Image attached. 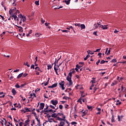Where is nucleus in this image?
<instances>
[{"label":"nucleus","instance_id":"1","mask_svg":"<svg viewBox=\"0 0 126 126\" xmlns=\"http://www.w3.org/2000/svg\"><path fill=\"white\" fill-rule=\"evenodd\" d=\"M66 80L69 82V86H71V85L73 84L72 81H71V77L67 76L66 77Z\"/></svg>","mask_w":126,"mask_h":126},{"label":"nucleus","instance_id":"2","mask_svg":"<svg viewBox=\"0 0 126 126\" xmlns=\"http://www.w3.org/2000/svg\"><path fill=\"white\" fill-rule=\"evenodd\" d=\"M59 85L62 89V90H64V89H65L64 88V81H62L61 83H59Z\"/></svg>","mask_w":126,"mask_h":126},{"label":"nucleus","instance_id":"3","mask_svg":"<svg viewBox=\"0 0 126 126\" xmlns=\"http://www.w3.org/2000/svg\"><path fill=\"white\" fill-rule=\"evenodd\" d=\"M58 103H59V101L57 99L51 100V103L53 104L55 106H57V105H58Z\"/></svg>","mask_w":126,"mask_h":126},{"label":"nucleus","instance_id":"4","mask_svg":"<svg viewBox=\"0 0 126 126\" xmlns=\"http://www.w3.org/2000/svg\"><path fill=\"white\" fill-rule=\"evenodd\" d=\"M75 72V70H74V69H71L70 72L68 74V76L70 77H72V73H74Z\"/></svg>","mask_w":126,"mask_h":126},{"label":"nucleus","instance_id":"5","mask_svg":"<svg viewBox=\"0 0 126 126\" xmlns=\"http://www.w3.org/2000/svg\"><path fill=\"white\" fill-rule=\"evenodd\" d=\"M20 18H21V19H22V21H23V22H25V21H26V17L25 16H23L22 15V14H20Z\"/></svg>","mask_w":126,"mask_h":126},{"label":"nucleus","instance_id":"6","mask_svg":"<svg viewBox=\"0 0 126 126\" xmlns=\"http://www.w3.org/2000/svg\"><path fill=\"white\" fill-rule=\"evenodd\" d=\"M111 115H112L111 122L112 123H114L115 118L114 117V112H113V109H111Z\"/></svg>","mask_w":126,"mask_h":126},{"label":"nucleus","instance_id":"7","mask_svg":"<svg viewBox=\"0 0 126 126\" xmlns=\"http://www.w3.org/2000/svg\"><path fill=\"white\" fill-rule=\"evenodd\" d=\"M15 10H16V7H15L14 8L12 9H10L9 11V13L10 15H11L12 14V13L14 12V11H15Z\"/></svg>","mask_w":126,"mask_h":126},{"label":"nucleus","instance_id":"8","mask_svg":"<svg viewBox=\"0 0 126 126\" xmlns=\"http://www.w3.org/2000/svg\"><path fill=\"white\" fill-rule=\"evenodd\" d=\"M108 25H101L99 26V28H101V29H103L104 30H106V29H108L107 27Z\"/></svg>","mask_w":126,"mask_h":126},{"label":"nucleus","instance_id":"9","mask_svg":"<svg viewBox=\"0 0 126 126\" xmlns=\"http://www.w3.org/2000/svg\"><path fill=\"white\" fill-rule=\"evenodd\" d=\"M44 107H45V103H41L40 104L39 110H43V109H44Z\"/></svg>","mask_w":126,"mask_h":126},{"label":"nucleus","instance_id":"10","mask_svg":"<svg viewBox=\"0 0 126 126\" xmlns=\"http://www.w3.org/2000/svg\"><path fill=\"white\" fill-rule=\"evenodd\" d=\"M54 64H55V65H54V70H55L56 74L57 75H59V73H58V70H59V69H58V68H57V67L56 66V62H54Z\"/></svg>","mask_w":126,"mask_h":126},{"label":"nucleus","instance_id":"11","mask_svg":"<svg viewBox=\"0 0 126 126\" xmlns=\"http://www.w3.org/2000/svg\"><path fill=\"white\" fill-rule=\"evenodd\" d=\"M87 110H84V109H82V111H80V113H83V114H84V115H82V117H83L84 116L86 115L87 114Z\"/></svg>","mask_w":126,"mask_h":126},{"label":"nucleus","instance_id":"12","mask_svg":"<svg viewBox=\"0 0 126 126\" xmlns=\"http://www.w3.org/2000/svg\"><path fill=\"white\" fill-rule=\"evenodd\" d=\"M48 122H49V123H52V122H53V121H51V120H52V121H53L54 123H58V121H55V120H54V118L48 119Z\"/></svg>","mask_w":126,"mask_h":126},{"label":"nucleus","instance_id":"13","mask_svg":"<svg viewBox=\"0 0 126 126\" xmlns=\"http://www.w3.org/2000/svg\"><path fill=\"white\" fill-rule=\"evenodd\" d=\"M12 93L13 94V95H16V91L15 90V89H13L11 91Z\"/></svg>","mask_w":126,"mask_h":126},{"label":"nucleus","instance_id":"14","mask_svg":"<svg viewBox=\"0 0 126 126\" xmlns=\"http://www.w3.org/2000/svg\"><path fill=\"white\" fill-rule=\"evenodd\" d=\"M80 26L81 28V30H82V29H85L86 28V27H85V25L84 24H81Z\"/></svg>","mask_w":126,"mask_h":126},{"label":"nucleus","instance_id":"15","mask_svg":"<svg viewBox=\"0 0 126 126\" xmlns=\"http://www.w3.org/2000/svg\"><path fill=\"white\" fill-rule=\"evenodd\" d=\"M65 124V123H64V122L61 121L59 124V126H64Z\"/></svg>","mask_w":126,"mask_h":126},{"label":"nucleus","instance_id":"16","mask_svg":"<svg viewBox=\"0 0 126 126\" xmlns=\"http://www.w3.org/2000/svg\"><path fill=\"white\" fill-rule=\"evenodd\" d=\"M52 118H57L58 117V115L56 113H53L51 115Z\"/></svg>","mask_w":126,"mask_h":126},{"label":"nucleus","instance_id":"17","mask_svg":"<svg viewBox=\"0 0 126 126\" xmlns=\"http://www.w3.org/2000/svg\"><path fill=\"white\" fill-rule=\"evenodd\" d=\"M118 82L117 81H114L111 84V86H114V85H116Z\"/></svg>","mask_w":126,"mask_h":126},{"label":"nucleus","instance_id":"18","mask_svg":"<svg viewBox=\"0 0 126 126\" xmlns=\"http://www.w3.org/2000/svg\"><path fill=\"white\" fill-rule=\"evenodd\" d=\"M56 118H57V121H60V122H63V119L62 118H61L60 117H57Z\"/></svg>","mask_w":126,"mask_h":126},{"label":"nucleus","instance_id":"19","mask_svg":"<svg viewBox=\"0 0 126 126\" xmlns=\"http://www.w3.org/2000/svg\"><path fill=\"white\" fill-rule=\"evenodd\" d=\"M22 75H23V73H21L20 74H19L17 76V79H19V78H20L21 77H22Z\"/></svg>","mask_w":126,"mask_h":126},{"label":"nucleus","instance_id":"20","mask_svg":"<svg viewBox=\"0 0 126 126\" xmlns=\"http://www.w3.org/2000/svg\"><path fill=\"white\" fill-rule=\"evenodd\" d=\"M12 17H13L14 20L17 19V16H16V14H15V15H13V14H12Z\"/></svg>","mask_w":126,"mask_h":126},{"label":"nucleus","instance_id":"21","mask_svg":"<svg viewBox=\"0 0 126 126\" xmlns=\"http://www.w3.org/2000/svg\"><path fill=\"white\" fill-rule=\"evenodd\" d=\"M65 2L66 4L68 5V4H69V3H70V0H65Z\"/></svg>","mask_w":126,"mask_h":126},{"label":"nucleus","instance_id":"22","mask_svg":"<svg viewBox=\"0 0 126 126\" xmlns=\"http://www.w3.org/2000/svg\"><path fill=\"white\" fill-rule=\"evenodd\" d=\"M24 109H25V110L26 111V112H31V110H30V108L29 109L27 107H25Z\"/></svg>","mask_w":126,"mask_h":126},{"label":"nucleus","instance_id":"23","mask_svg":"<svg viewBox=\"0 0 126 126\" xmlns=\"http://www.w3.org/2000/svg\"><path fill=\"white\" fill-rule=\"evenodd\" d=\"M59 31H62V32L63 33H64V32H65V33H68V32H69V31H68V30H59Z\"/></svg>","mask_w":126,"mask_h":126},{"label":"nucleus","instance_id":"24","mask_svg":"<svg viewBox=\"0 0 126 126\" xmlns=\"http://www.w3.org/2000/svg\"><path fill=\"white\" fill-rule=\"evenodd\" d=\"M34 69H35V70H37H37H38V71H40V72H42V70H41V69H40V68H39L38 66L34 68Z\"/></svg>","mask_w":126,"mask_h":126},{"label":"nucleus","instance_id":"25","mask_svg":"<svg viewBox=\"0 0 126 126\" xmlns=\"http://www.w3.org/2000/svg\"><path fill=\"white\" fill-rule=\"evenodd\" d=\"M87 53L89 55H94V53L92 52V51H91L90 50L88 51Z\"/></svg>","mask_w":126,"mask_h":126},{"label":"nucleus","instance_id":"26","mask_svg":"<svg viewBox=\"0 0 126 126\" xmlns=\"http://www.w3.org/2000/svg\"><path fill=\"white\" fill-rule=\"evenodd\" d=\"M41 35H42V34L39 33H36L35 34V37H40V36Z\"/></svg>","mask_w":126,"mask_h":126},{"label":"nucleus","instance_id":"27","mask_svg":"<svg viewBox=\"0 0 126 126\" xmlns=\"http://www.w3.org/2000/svg\"><path fill=\"white\" fill-rule=\"evenodd\" d=\"M76 67H77V68H78L79 69L81 68V67H82V65H79L78 64H76Z\"/></svg>","mask_w":126,"mask_h":126},{"label":"nucleus","instance_id":"28","mask_svg":"<svg viewBox=\"0 0 126 126\" xmlns=\"http://www.w3.org/2000/svg\"><path fill=\"white\" fill-rule=\"evenodd\" d=\"M90 58V55H88L86 56V57L84 58V61H87V59Z\"/></svg>","mask_w":126,"mask_h":126},{"label":"nucleus","instance_id":"29","mask_svg":"<svg viewBox=\"0 0 126 126\" xmlns=\"http://www.w3.org/2000/svg\"><path fill=\"white\" fill-rule=\"evenodd\" d=\"M58 86V83H55L52 85V88H55Z\"/></svg>","mask_w":126,"mask_h":126},{"label":"nucleus","instance_id":"30","mask_svg":"<svg viewBox=\"0 0 126 126\" xmlns=\"http://www.w3.org/2000/svg\"><path fill=\"white\" fill-rule=\"evenodd\" d=\"M52 69V65L49 64L47 65V69L49 70V69Z\"/></svg>","mask_w":126,"mask_h":126},{"label":"nucleus","instance_id":"31","mask_svg":"<svg viewBox=\"0 0 126 126\" xmlns=\"http://www.w3.org/2000/svg\"><path fill=\"white\" fill-rule=\"evenodd\" d=\"M30 122V120H29V117H28L27 120L25 121V124H29Z\"/></svg>","mask_w":126,"mask_h":126},{"label":"nucleus","instance_id":"32","mask_svg":"<svg viewBox=\"0 0 126 126\" xmlns=\"http://www.w3.org/2000/svg\"><path fill=\"white\" fill-rule=\"evenodd\" d=\"M77 102H78L79 103H80V104H81V105H82V101H81V97H80L78 100Z\"/></svg>","mask_w":126,"mask_h":126},{"label":"nucleus","instance_id":"33","mask_svg":"<svg viewBox=\"0 0 126 126\" xmlns=\"http://www.w3.org/2000/svg\"><path fill=\"white\" fill-rule=\"evenodd\" d=\"M19 10H16V11L13 14H13L14 15H15V14H16V15H17V13H19Z\"/></svg>","mask_w":126,"mask_h":126},{"label":"nucleus","instance_id":"34","mask_svg":"<svg viewBox=\"0 0 126 126\" xmlns=\"http://www.w3.org/2000/svg\"><path fill=\"white\" fill-rule=\"evenodd\" d=\"M30 96L31 97H32V96H34V97H35V98H36V94H35V93H32V94H30Z\"/></svg>","mask_w":126,"mask_h":126},{"label":"nucleus","instance_id":"35","mask_svg":"<svg viewBox=\"0 0 126 126\" xmlns=\"http://www.w3.org/2000/svg\"><path fill=\"white\" fill-rule=\"evenodd\" d=\"M111 50H112V48H110L109 50L108 51V53H107V55H109L110 54H111Z\"/></svg>","mask_w":126,"mask_h":126},{"label":"nucleus","instance_id":"36","mask_svg":"<svg viewBox=\"0 0 126 126\" xmlns=\"http://www.w3.org/2000/svg\"><path fill=\"white\" fill-rule=\"evenodd\" d=\"M87 108H88V110H91V111H92V109H93L92 106H89L88 105Z\"/></svg>","mask_w":126,"mask_h":126},{"label":"nucleus","instance_id":"37","mask_svg":"<svg viewBox=\"0 0 126 126\" xmlns=\"http://www.w3.org/2000/svg\"><path fill=\"white\" fill-rule=\"evenodd\" d=\"M27 75H28V73H25V74H24V73H23V75H22L23 77H26V76H27Z\"/></svg>","mask_w":126,"mask_h":126},{"label":"nucleus","instance_id":"38","mask_svg":"<svg viewBox=\"0 0 126 126\" xmlns=\"http://www.w3.org/2000/svg\"><path fill=\"white\" fill-rule=\"evenodd\" d=\"M63 105L60 104L59 105V109H60V110H63Z\"/></svg>","mask_w":126,"mask_h":126},{"label":"nucleus","instance_id":"39","mask_svg":"<svg viewBox=\"0 0 126 126\" xmlns=\"http://www.w3.org/2000/svg\"><path fill=\"white\" fill-rule=\"evenodd\" d=\"M17 1V0H13V4H15V5H16L17 4V3L16 2V1Z\"/></svg>","mask_w":126,"mask_h":126},{"label":"nucleus","instance_id":"40","mask_svg":"<svg viewBox=\"0 0 126 126\" xmlns=\"http://www.w3.org/2000/svg\"><path fill=\"white\" fill-rule=\"evenodd\" d=\"M71 125H72V126H73L74 125H77V123H76L75 122H71Z\"/></svg>","mask_w":126,"mask_h":126},{"label":"nucleus","instance_id":"41","mask_svg":"<svg viewBox=\"0 0 126 126\" xmlns=\"http://www.w3.org/2000/svg\"><path fill=\"white\" fill-rule=\"evenodd\" d=\"M84 71L85 70V67H83L82 68H81L80 69V71Z\"/></svg>","mask_w":126,"mask_h":126},{"label":"nucleus","instance_id":"42","mask_svg":"<svg viewBox=\"0 0 126 126\" xmlns=\"http://www.w3.org/2000/svg\"><path fill=\"white\" fill-rule=\"evenodd\" d=\"M15 87L16 88H20V86H19V85L18 84H16V85L15 86Z\"/></svg>","mask_w":126,"mask_h":126},{"label":"nucleus","instance_id":"43","mask_svg":"<svg viewBox=\"0 0 126 126\" xmlns=\"http://www.w3.org/2000/svg\"><path fill=\"white\" fill-rule=\"evenodd\" d=\"M111 63H117V60L116 59H113L111 61Z\"/></svg>","mask_w":126,"mask_h":126},{"label":"nucleus","instance_id":"44","mask_svg":"<svg viewBox=\"0 0 126 126\" xmlns=\"http://www.w3.org/2000/svg\"><path fill=\"white\" fill-rule=\"evenodd\" d=\"M92 79L93 80L91 81V82L92 83H95V78H93Z\"/></svg>","mask_w":126,"mask_h":126},{"label":"nucleus","instance_id":"45","mask_svg":"<svg viewBox=\"0 0 126 126\" xmlns=\"http://www.w3.org/2000/svg\"><path fill=\"white\" fill-rule=\"evenodd\" d=\"M106 63V61H104V60H102L100 62V64H103V63Z\"/></svg>","mask_w":126,"mask_h":126},{"label":"nucleus","instance_id":"46","mask_svg":"<svg viewBox=\"0 0 126 126\" xmlns=\"http://www.w3.org/2000/svg\"><path fill=\"white\" fill-rule=\"evenodd\" d=\"M44 98H45L46 99H48L49 97L47 96V94H44Z\"/></svg>","mask_w":126,"mask_h":126},{"label":"nucleus","instance_id":"47","mask_svg":"<svg viewBox=\"0 0 126 126\" xmlns=\"http://www.w3.org/2000/svg\"><path fill=\"white\" fill-rule=\"evenodd\" d=\"M48 84H49V80H48V81L45 83H44V86H47V85H48Z\"/></svg>","mask_w":126,"mask_h":126},{"label":"nucleus","instance_id":"48","mask_svg":"<svg viewBox=\"0 0 126 126\" xmlns=\"http://www.w3.org/2000/svg\"><path fill=\"white\" fill-rule=\"evenodd\" d=\"M83 93H84V92H82V94H81V98H83V97H85V95L83 94Z\"/></svg>","mask_w":126,"mask_h":126},{"label":"nucleus","instance_id":"49","mask_svg":"<svg viewBox=\"0 0 126 126\" xmlns=\"http://www.w3.org/2000/svg\"><path fill=\"white\" fill-rule=\"evenodd\" d=\"M94 29H96V28H98V26L96 24H94Z\"/></svg>","mask_w":126,"mask_h":126},{"label":"nucleus","instance_id":"50","mask_svg":"<svg viewBox=\"0 0 126 126\" xmlns=\"http://www.w3.org/2000/svg\"><path fill=\"white\" fill-rule=\"evenodd\" d=\"M122 104V102H117L116 103V106H119V105H121Z\"/></svg>","mask_w":126,"mask_h":126},{"label":"nucleus","instance_id":"51","mask_svg":"<svg viewBox=\"0 0 126 126\" xmlns=\"http://www.w3.org/2000/svg\"><path fill=\"white\" fill-rule=\"evenodd\" d=\"M49 107H50V108H51V109H55V106H53V105H49Z\"/></svg>","mask_w":126,"mask_h":126},{"label":"nucleus","instance_id":"52","mask_svg":"<svg viewBox=\"0 0 126 126\" xmlns=\"http://www.w3.org/2000/svg\"><path fill=\"white\" fill-rule=\"evenodd\" d=\"M25 85H26V83L24 84H22L21 85V88H23V87H24V86H25Z\"/></svg>","mask_w":126,"mask_h":126},{"label":"nucleus","instance_id":"53","mask_svg":"<svg viewBox=\"0 0 126 126\" xmlns=\"http://www.w3.org/2000/svg\"><path fill=\"white\" fill-rule=\"evenodd\" d=\"M100 63V59H99L97 62L96 63V64L98 65Z\"/></svg>","mask_w":126,"mask_h":126},{"label":"nucleus","instance_id":"54","mask_svg":"<svg viewBox=\"0 0 126 126\" xmlns=\"http://www.w3.org/2000/svg\"><path fill=\"white\" fill-rule=\"evenodd\" d=\"M35 4L36 5H39V1H35Z\"/></svg>","mask_w":126,"mask_h":126},{"label":"nucleus","instance_id":"55","mask_svg":"<svg viewBox=\"0 0 126 126\" xmlns=\"http://www.w3.org/2000/svg\"><path fill=\"white\" fill-rule=\"evenodd\" d=\"M100 51H101V48L97 49L96 50V51H94V52H100Z\"/></svg>","mask_w":126,"mask_h":126},{"label":"nucleus","instance_id":"56","mask_svg":"<svg viewBox=\"0 0 126 126\" xmlns=\"http://www.w3.org/2000/svg\"><path fill=\"white\" fill-rule=\"evenodd\" d=\"M75 26H78V27H80V24H75Z\"/></svg>","mask_w":126,"mask_h":126},{"label":"nucleus","instance_id":"57","mask_svg":"<svg viewBox=\"0 0 126 126\" xmlns=\"http://www.w3.org/2000/svg\"><path fill=\"white\" fill-rule=\"evenodd\" d=\"M25 65H27L28 67L30 66V65H29V63H28V62H27L25 64Z\"/></svg>","mask_w":126,"mask_h":126},{"label":"nucleus","instance_id":"58","mask_svg":"<svg viewBox=\"0 0 126 126\" xmlns=\"http://www.w3.org/2000/svg\"><path fill=\"white\" fill-rule=\"evenodd\" d=\"M21 111L22 112V113H24V114H25V113H26V110L24 109L21 110Z\"/></svg>","mask_w":126,"mask_h":126},{"label":"nucleus","instance_id":"59","mask_svg":"<svg viewBox=\"0 0 126 126\" xmlns=\"http://www.w3.org/2000/svg\"><path fill=\"white\" fill-rule=\"evenodd\" d=\"M64 107L65 109H68V104H65Z\"/></svg>","mask_w":126,"mask_h":126},{"label":"nucleus","instance_id":"60","mask_svg":"<svg viewBox=\"0 0 126 126\" xmlns=\"http://www.w3.org/2000/svg\"><path fill=\"white\" fill-rule=\"evenodd\" d=\"M47 117L48 119H50V118H51V117H52V115L47 114Z\"/></svg>","mask_w":126,"mask_h":126},{"label":"nucleus","instance_id":"61","mask_svg":"<svg viewBox=\"0 0 126 126\" xmlns=\"http://www.w3.org/2000/svg\"><path fill=\"white\" fill-rule=\"evenodd\" d=\"M31 68H35V65H34V64H32V65H31Z\"/></svg>","mask_w":126,"mask_h":126},{"label":"nucleus","instance_id":"62","mask_svg":"<svg viewBox=\"0 0 126 126\" xmlns=\"http://www.w3.org/2000/svg\"><path fill=\"white\" fill-rule=\"evenodd\" d=\"M43 111H44L45 113H48V110L46 108L44 109Z\"/></svg>","mask_w":126,"mask_h":126},{"label":"nucleus","instance_id":"63","mask_svg":"<svg viewBox=\"0 0 126 126\" xmlns=\"http://www.w3.org/2000/svg\"><path fill=\"white\" fill-rule=\"evenodd\" d=\"M41 23H42L43 24L45 23V20H44L43 18L41 19Z\"/></svg>","mask_w":126,"mask_h":126},{"label":"nucleus","instance_id":"64","mask_svg":"<svg viewBox=\"0 0 126 126\" xmlns=\"http://www.w3.org/2000/svg\"><path fill=\"white\" fill-rule=\"evenodd\" d=\"M93 34L95 35V36H97V32H93Z\"/></svg>","mask_w":126,"mask_h":126}]
</instances>
